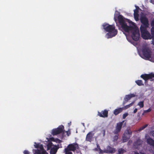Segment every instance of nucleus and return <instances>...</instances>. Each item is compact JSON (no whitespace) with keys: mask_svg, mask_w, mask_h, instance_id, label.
Instances as JSON below:
<instances>
[{"mask_svg":"<svg viewBox=\"0 0 154 154\" xmlns=\"http://www.w3.org/2000/svg\"><path fill=\"white\" fill-rule=\"evenodd\" d=\"M114 19L116 23L117 21L119 22L123 32L130 34L134 41L139 39V31L135 23L129 20L124 19L122 15H119L117 11L115 12Z\"/></svg>","mask_w":154,"mask_h":154,"instance_id":"nucleus-1","label":"nucleus"},{"mask_svg":"<svg viewBox=\"0 0 154 154\" xmlns=\"http://www.w3.org/2000/svg\"><path fill=\"white\" fill-rule=\"evenodd\" d=\"M136 9L134 11V16L135 20H139L138 17L140 16V20L142 25L145 28L149 27V24L147 18L144 15L143 11L138 7L136 6Z\"/></svg>","mask_w":154,"mask_h":154,"instance_id":"nucleus-2","label":"nucleus"},{"mask_svg":"<svg viewBox=\"0 0 154 154\" xmlns=\"http://www.w3.org/2000/svg\"><path fill=\"white\" fill-rule=\"evenodd\" d=\"M103 26L105 31L107 32L106 35V37L108 38L115 36L117 33V30L115 29V26L107 23H104Z\"/></svg>","mask_w":154,"mask_h":154,"instance_id":"nucleus-3","label":"nucleus"},{"mask_svg":"<svg viewBox=\"0 0 154 154\" xmlns=\"http://www.w3.org/2000/svg\"><path fill=\"white\" fill-rule=\"evenodd\" d=\"M139 54L140 56L143 59L149 60H151L149 50L146 47H143L142 49L139 51Z\"/></svg>","mask_w":154,"mask_h":154,"instance_id":"nucleus-4","label":"nucleus"},{"mask_svg":"<svg viewBox=\"0 0 154 154\" xmlns=\"http://www.w3.org/2000/svg\"><path fill=\"white\" fill-rule=\"evenodd\" d=\"M34 145L35 148L37 149H36L33 150L34 154H48L44 149L42 144L35 142Z\"/></svg>","mask_w":154,"mask_h":154,"instance_id":"nucleus-5","label":"nucleus"},{"mask_svg":"<svg viewBox=\"0 0 154 154\" xmlns=\"http://www.w3.org/2000/svg\"><path fill=\"white\" fill-rule=\"evenodd\" d=\"M146 29L142 25L140 26V30L142 37L144 39H151L152 37L148 32L146 30Z\"/></svg>","mask_w":154,"mask_h":154,"instance_id":"nucleus-6","label":"nucleus"},{"mask_svg":"<svg viewBox=\"0 0 154 154\" xmlns=\"http://www.w3.org/2000/svg\"><path fill=\"white\" fill-rule=\"evenodd\" d=\"M78 145L76 143H73L69 144L67 148L65 149L66 154H72L70 151H74L78 148Z\"/></svg>","mask_w":154,"mask_h":154,"instance_id":"nucleus-7","label":"nucleus"},{"mask_svg":"<svg viewBox=\"0 0 154 154\" xmlns=\"http://www.w3.org/2000/svg\"><path fill=\"white\" fill-rule=\"evenodd\" d=\"M51 147L50 154H55L58 148L56 146L52 145V143H49L47 145V149L49 150L50 148Z\"/></svg>","mask_w":154,"mask_h":154,"instance_id":"nucleus-8","label":"nucleus"},{"mask_svg":"<svg viewBox=\"0 0 154 154\" xmlns=\"http://www.w3.org/2000/svg\"><path fill=\"white\" fill-rule=\"evenodd\" d=\"M64 127L63 125L59 126L57 128L53 129L51 131V134L54 135H56L63 131Z\"/></svg>","mask_w":154,"mask_h":154,"instance_id":"nucleus-9","label":"nucleus"},{"mask_svg":"<svg viewBox=\"0 0 154 154\" xmlns=\"http://www.w3.org/2000/svg\"><path fill=\"white\" fill-rule=\"evenodd\" d=\"M97 148L99 149V152L101 153H113L115 151L114 149L109 146H108L107 147V150H105L104 151H103L101 150L99 146L98 145H97Z\"/></svg>","mask_w":154,"mask_h":154,"instance_id":"nucleus-10","label":"nucleus"},{"mask_svg":"<svg viewBox=\"0 0 154 154\" xmlns=\"http://www.w3.org/2000/svg\"><path fill=\"white\" fill-rule=\"evenodd\" d=\"M141 77L145 80H146L148 79H150L151 80L154 79V74L151 73L149 74H144L142 75Z\"/></svg>","mask_w":154,"mask_h":154,"instance_id":"nucleus-11","label":"nucleus"},{"mask_svg":"<svg viewBox=\"0 0 154 154\" xmlns=\"http://www.w3.org/2000/svg\"><path fill=\"white\" fill-rule=\"evenodd\" d=\"M130 137V134L128 132V131H127L124 134L123 136V141L124 142H125L127 141Z\"/></svg>","mask_w":154,"mask_h":154,"instance_id":"nucleus-12","label":"nucleus"},{"mask_svg":"<svg viewBox=\"0 0 154 154\" xmlns=\"http://www.w3.org/2000/svg\"><path fill=\"white\" fill-rule=\"evenodd\" d=\"M124 122L123 121L122 122L117 124L116 129L115 131V133H117L120 131L121 129V127L122 124V123Z\"/></svg>","mask_w":154,"mask_h":154,"instance_id":"nucleus-13","label":"nucleus"},{"mask_svg":"<svg viewBox=\"0 0 154 154\" xmlns=\"http://www.w3.org/2000/svg\"><path fill=\"white\" fill-rule=\"evenodd\" d=\"M124 122L123 121L122 122L117 124L116 129L115 131V133H117L120 131L121 129V127L122 124V123Z\"/></svg>","mask_w":154,"mask_h":154,"instance_id":"nucleus-14","label":"nucleus"},{"mask_svg":"<svg viewBox=\"0 0 154 154\" xmlns=\"http://www.w3.org/2000/svg\"><path fill=\"white\" fill-rule=\"evenodd\" d=\"M108 115V111L106 110H104L102 112H98V115L101 117H107Z\"/></svg>","mask_w":154,"mask_h":154,"instance_id":"nucleus-15","label":"nucleus"},{"mask_svg":"<svg viewBox=\"0 0 154 154\" xmlns=\"http://www.w3.org/2000/svg\"><path fill=\"white\" fill-rule=\"evenodd\" d=\"M146 142L147 143L150 145H154V141L150 137H148L147 135L146 136Z\"/></svg>","mask_w":154,"mask_h":154,"instance_id":"nucleus-16","label":"nucleus"},{"mask_svg":"<svg viewBox=\"0 0 154 154\" xmlns=\"http://www.w3.org/2000/svg\"><path fill=\"white\" fill-rule=\"evenodd\" d=\"M135 96V95L134 94H131L126 95L125 98V100L126 101H127L128 100H130L131 97H134Z\"/></svg>","mask_w":154,"mask_h":154,"instance_id":"nucleus-17","label":"nucleus"},{"mask_svg":"<svg viewBox=\"0 0 154 154\" xmlns=\"http://www.w3.org/2000/svg\"><path fill=\"white\" fill-rule=\"evenodd\" d=\"M93 135V134L92 133L89 132L87 135L86 137V140L90 142L91 141Z\"/></svg>","mask_w":154,"mask_h":154,"instance_id":"nucleus-18","label":"nucleus"},{"mask_svg":"<svg viewBox=\"0 0 154 154\" xmlns=\"http://www.w3.org/2000/svg\"><path fill=\"white\" fill-rule=\"evenodd\" d=\"M123 110V108H119L116 109L114 111V113L115 115H117L120 112H122Z\"/></svg>","mask_w":154,"mask_h":154,"instance_id":"nucleus-19","label":"nucleus"},{"mask_svg":"<svg viewBox=\"0 0 154 154\" xmlns=\"http://www.w3.org/2000/svg\"><path fill=\"white\" fill-rule=\"evenodd\" d=\"M51 140L56 142L57 143H60L61 142V141L57 139H55L54 138H51Z\"/></svg>","mask_w":154,"mask_h":154,"instance_id":"nucleus-20","label":"nucleus"},{"mask_svg":"<svg viewBox=\"0 0 154 154\" xmlns=\"http://www.w3.org/2000/svg\"><path fill=\"white\" fill-rule=\"evenodd\" d=\"M134 102L131 103H130L128 105L122 108H123V109H128V108H129V107H130V106H132L133 105V104H134Z\"/></svg>","mask_w":154,"mask_h":154,"instance_id":"nucleus-21","label":"nucleus"},{"mask_svg":"<svg viewBox=\"0 0 154 154\" xmlns=\"http://www.w3.org/2000/svg\"><path fill=\"white\" fill-rule=\"evenodd\" d=\"M137 105L139 106L140 108L143 107L144 106L143 102L140 101L137 104Z\"/></svg>","mask_w":154,"mask_h":154,"instance_id":"nucleus-22","label":"nucleus"},{"mask_svg":"<svg viewBox=\"0 0 154 154\" xmlns=\"http://www.w3.org/2000/svg\"><path fill=\"white\" fill-rule=\"evenodd\" d=\"M136 83L139 85L140 86L143 85L142 82L141 80H138L136 81Z\"/></svg>","mask_w":154,"mask_h":154,"instance_id":"nucleus-23","label":"nucleus"},{"mask_svg":"<svg viewBox=\"0 0 154 154\" xmlns=\"http://www.w3.org/2000/svg\"><path fill=\"white\" fill-rule=\"evenodd\" d=\"M125 152V151L122 149H119L118 150L119 154H122L124 152Z\"/></svg>","mask_w":154,"mask_h":154,"instance_id":"nucleus-24","label":"nucleus"},{"mask_svg":"<svg viewBox=\"0 0 154 154\" xmlns=\"http://www.w3.org/2000/svg\"><path fill=\"white\" fill-rule=\"evenodd\" d=\"M128 114L127 113H126L123 114V119H125L126 118V117L128 116Z\"/></svg>","mask_w":154,"mask_h":154,"instance_id":"nucleus-25","label":"nucleus"},{"mask_svg":"<svg viewBox=\"0 0 154 154\" xmlns=\"http://www.w3.org/2000/svg\"><path fill=\"white\" fill-rule=\"evenodd\" d=\"M151 109L150 108H149L148 109L144 111V112H150V111H151Z\"/></svg>","mask_w":154,"mask_h":154,"instance_id":"nucleus-26","label":"nucleus"},{"mask_svg":"<svg viewBox=\"0 0 154 154\" xmlns=\"http://www.w3.org/2000/svg\"><path fill=\"white\" fill-rule=\"evenodd\" d=\"M24 154H29V152L27 150H25L23 152Z\"/></svg>","mask_w":154,"mask_h":154,"instance_id":"nucleus-27","label":"nucleus"},{"mask_svg":"<svg viewBox=\"0 0 154 154\" xmlns=\"http://www.w3.org/2000/svg\"><path fill=\"white\" fill-rule=\"evenodd\" d=\"M137 109H136V108L135 109L134 111V113H135L137 111Z\"/></svg>","mask_w":154,"mask_h":154,"instance_id":"nucleus-28","label":"nucleus"},{"mask_svg":"<svg viewBox=\"0 0 154 154\" xmlns=\"http://www.w3.org/2000/svg\"><path fill=\"white\" fill-rule=\"evenodd\" d=\"M144 128L143 127H143H142L141 128H140L139 130L140 131L141 130H143Z\"/></svg>","mask_w":154,"mask_h":154,"instance_id":"nucleus-29","label":"nucleus"},{"mask_svg":"<svg viewBox=\"0 0 154 154\" xmlns=\"http://www.w3.org/2000/svg\"><path fill=\"white\" fill-rule=\"evenodd\" d=\"M150 2L154 4V0H150Z\"/></svg>","mask_w":154,"mask_h":154,"instance_id":"nucleus-30","label":"nucleus"},{"mask_svg":"<svg viewBox=\"0 0 154 154\" xmlns=\"http://www.w3.org/2000/svg\"><path fill=\"white\" fill-rule=\"evenodd\" d=\"M66 133H67V134L68 136H69V134H70V133L69 132H66Z\"/></svg>","mask_w":154,"mask_h":154,"instance_id":"nucleus-31","label":"nucleus"},{"mask_svg":"<svg viewBox=\"0 0 154 154\" xmlns=\"http://www.w3.org/2000/svg\"><path fill=\"white\" fill-rule=\"evenodd\" d=\"M152 135L154 137V131L151 133Z\"/></svg>","mask_w":154,"mask_h":154,"instance_id":"nucleus-32","label":"nucleus"},{"mask_svg":"<svg viewBox=\"0 0 154 154\" xmlns=\"http://www.w3.org/2000/svg\"><path fill=\"white\" fill-rule=\"evenodd\" d=\"M115 139H116V140H117V139H118V136H115Z\"/></svg>","mask_w":154,"mask_h":154,"instance_id":"nucleus-33","label":"nucleus"},{"mask_svg":"<svg viewBox=\"0 0 154 154\" xmlns=\"http://www.w3.org/2000/svg\"><path fill=\"white\" fill-rule=\"evenodd\" d=\"M147 126V125H145L144 126H143V127L145 128Z\"/></svg>","mask_w":154,"mask_h":154,"instance_id":"nucleus-34","label":"nucleus"},{"mask_svg":"<svg viewBox=\"0 0 154 154\" xmlns=\"http://www.w3.org/2000/svg\"><path fill=\"white\" fill-rule=\"evenodd\" d=\"M147 126V125H145L144 126H143V127L145 128Z\"/></svg>","mask_w":154,"mask_h":154,"instance_id":"nucleus-35","label":"nucleus"},{"mask_svg":"<svg viewBox=\"0 0 154 154\" xmlns=\"http://www.w3.org/2000/svg\"><path fill=\"white\" fill-rule=\"evenodd\" d=\"M135 154H139V153H137V152H136L135 153Z\"/></svg>","mask_w":154,"mask_h":154,"instance_id":"nucleus-36","label":"nucleus"},{"mask_svg":"<svg viewBox=\"0 0 154 154\" xmlns=\"http://www.w3.org/2000/svg\"><path fill=\"white\" fill-rule=\"evenodd\" d=\"M141 154H144V153H141Z\"/></svg>","mask_w":154,"mask_h":154,"instance_id":"nucleus-37","label":"nucleus"},{"mask_svg":"<svg viewBox=\"0 0 154 154\" xmlns=\"http://www.w3.org/2000/svg\"><path fill=\"white\" fill-rule=\"evenodd\" d=\"M127 39L128 40V37H127Z\"/></svg>","mask_w":154,"mask_h":154,"instance_id":"nucleus-38","label":"nucleus"},{"mask_svg":"<svg viewBox=\"0 0 154 154\" xmlns=\"http://www.w3.org/2000/svg\"><path fill=\"white\" fill-rule=\"evenodd\" d=\"M133 45H135V46L136 45H135V44H134Z\"/></svg>","mask_w":154,"mask_h":154,"instance_id":"nucleus-39","label":"nucleus"}]
</instances>
